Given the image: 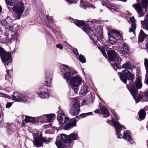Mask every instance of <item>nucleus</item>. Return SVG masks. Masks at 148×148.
Here are the masks:
<instances>
[{
	"label": "nucleus",
	"instance_id": "obj_1",
	"mask_svg": "<svg viewBox=\"0 0 148 148\" xmlns=\"http://www.w3.org/2000/svg\"><path fill=\"white\" fill-rule=\"evenodd\" d=\"M62 68L64 72V78L66 80L67 82H69V84L75 92H76L79 89V85L82 83V78L78 75L72 76L76 73L75 72L66 65H62Z\"/></svg>",
	"mask_w": 148,
	"mask_h": 148
},
{
	"label": "nucleus",
	"instance_id": "obj_2",
	"mask_svg": "<svg viewBox=\"0 0 148 148\" xmlns=\"http://www.w3.org/2000/svg\"><path fill=\"white\" fill-rule=\"evenodd\" d=\"M135 84L136 86L134 84L129 83L127 85V87L132 95L136 103H138L142 98L145 101H148V90H146L143 95L140 94L137 96L136 95L138 92V89H141L142 86L141 80L139 77L136 78Z\"/></svg>",
	"mask_w": 148,
	"mask_h": 148
},
{
	"label": "nucleus",
	"instance_id": "obj_3",
	"mask_svg": "<svg viewBox=\"0 0 148 148\" xmlns=\"http://www.w3.org/2000/svg\"><path fill=\"white\" fill-rule=\"evenodd\" d=\"M73 22L76 25L78 26H84L83 30L88 35L89 34L93 33L95 34V39L94 38L92 39L93 43L95 44H96L98 40L100 41L103 38V36L102 35V29L99 26H94V29L92 31L89 25H86L84 26L85 23L83 21H79L78 20L75 19L73 20Z\"/></svg>",
	"mask_w": 148,
	"mask_h": 148
},
{
	"label": "nucleus",
	"instance_id": "obj_4",
	"mask_svg": "<svg viewBox=\"0 0 148 148\" xmlns=\"http://www.w3.org/2000/svg\"><path fill=\"white\" fill-rule=\"evenodd\" d=\"M107 54L109 59L112 61H114V63H111L112 66L115 70L118 69L121 60L117 53L112 50L107 51Z\"/></svg>",
	"mask_w": 148,
	"mask_h": 148
},
{
	"label": "nucleus",
	"instance_id": "obj_5",
	"mask_svg": "<svg viewBox=\"0 0 148 148\" xmlns=\"http://www.w3.org/2000/svg\"><path fill=\"white\" fill-rule=\"evenodd\" d=\"M24 5L23 3L20 1L17 2L16 3L13 5L12 10L15 12V19H19L24 12Z\"/></svg>",
	"mask_w": 148,
	"mask_h": 148
},
{
	"label": "nucleus",
	"instance_id": "obj_6",
	"mask_svg": "<svg viewBox=\"0 0 148 148\" xmlns=\"http://www.w3.org/2000/svg\"><path fill=\"white\" fill-rule=\"evenodd\" d=\"M61 137H58L55 143L58 148H66L65 143L69 142L70 145H72L73 143L69 142V136L64 134H61L60 135Z\"/></svg>",
	"mask_w": 148,
	"mask_h": 148
},
{
	"label": "nucleus",
	"instance_id": "obj_7",
	"mask_svg": "<svg viewBox=\"0 0 148 148\" xmlns=\"http://www.w3.org/2000/svg\"><path fill=\"white\" fill-rule=\"evenodd\" d=\"M0 56L2 61L5 65L11 64L12 60L10 52L5 51L3 48L0 47Z\"/></svg>",
	"mask_w": 148,
	"mask_h": 148
},
{
	"label": "nucleus",
	"instance_id": "obj_8",
	"mask_svg": "<svg viewBox=\"0 0 148 148\" xmlns=\"http://www.w3.org/2000/svg\"><path fill=\"white\" fill-rule=\"evenodd\" d=\"M118 74L120 75V78L121 80L125 84L126 83L127 79L132 81L134 79V75L127 69H125L122 71L121 73L118 72Z\"/></svg>",
	"mask_w": 148,
	"mask_h": 148
},
{
	"label": "nucleus",
	"instance_id": "obj_9",
	"mask_svg": "<svg viewBox=\"0 0 148 148\" xmlns=\"http://www.w3.org/2000/svg\"><path fill=\"white\" fill-rule=\"evenodd\" d=\"M111 33L114 34L116 36V38L111 35V34L108 33V36L109 37V40L110 43L112 45L115 43L116 40H122L123 37L118 31L115 29H112L111 31Z\"/></svg>",
	"mask_w": 148,
	"mask_h": 148
},
{
	"label": "nucleus",
	"instance_id": "obj_10",
	"mask_svg": "<svg viewBox=\"0 0 148 148\" xmlns=\"http://www.w3.org/2000/svg\"><path fill=\"white\" fill-rule=\"evenodd\" d=\"M71 107L69 113L71 115L76 116L79 113L80 106L78 101H76L74 103L71 104Z\"/></svg>",
	"mask_w": 148,
	"mask_h": 148
},
{
	"label": "nucleus",
	"instance_id": "obj_11",
	"mask_svg": "<svg viewBox=\"0 0 148 148\" xmlns=\"http://www.w3.org/2000/svg\"><path fill=\"white\" fill-rule=\"evenodd\" d=\"M112 123L115 128L116 131V134L117 136V138H120V132L121 130L125 129L124 127L121 125L117 121L113 119L112 121Z\"/></svg>",
	"mask_w": 148,
	"mask_h": 148
},
{
	"label": "nucleus",
	"instance_id": "obj_12",
	"mask_svg": "<svg viewBox=\"0 0 148 148\" xmlns=\"http://www.w3.org/2000/svg\"><path fill=\"white\" fill-rule=\"evenodd\" d=\"M13 99L18 102H25L27 101V97L25 94H20L17 92H14L12 95Z\"/></svg>",
	"mask_w": 148,
	"mask_h": 148
},
{
	"label": "nucleus",
	"instance_id": "obj_13",
	"mask_svg": "<svg viewBox=\"0 0 148 148\" xmlns=\"http://www.w3.org/2000/svg\"><path fill=\"white\" fill-rule=\"evenodd\" d=\"M119 48L118 51L120 54L123 55L128 53L129 48L126 43L124 42H121L118 45Z\"/></svg>",
	"mask_w": 148,
	"mask_h": 148
},
{
	"label": "nucleus",
	"instance_id": "obj_14",
	"mask_svg": "<svg viewBox=\"0 0 148 148\" xmlns=\"http://www.w3.org/2000/svg\"><path fill=\"white\" fill-rule=\"evenodd\" d=\"M57 115V119L61 124H64L69 119V118L63 112L62 110H59Z\"/></svg>",
	"mask_w": 148,
	"mask_h": 148
},
{
	"label": "nucleus",
	"instance_id": "obj_15",
	"mask_svg": "<svg viewBox=\"0 0 148 148\" xmlns=\"http://www.w3.org/2000/svg\"><path fill=\"white\" fill-rule=\"evenodd\" d=\"M18 34L15 32L12 34L11 35V37L10 40L8 38V36H6L5 37V40L4 42L5 43H8V42L12 43L13 42H16L17 39Z\"/></svg>",
	"mask_w": 148,
	"mask_h": 148
},
{
	"label": "nucleus",
	"instance_id": "obj_16",
	"mask_svg": "<svg viewBox=\"0 0 148 148\" xmlns=\"http://www.w3.org/2000/svg\"><path fill=\"white\" fill-rule=\"evenodd\" d=\"M132 7H134L136 10L139 14V16L141 17L144 16L145 13L143 11V8L140 5V3H138L136 4L132 5Z\"/></svg>",
	"mask_w": 148,
	"mask_h": 148
},
{
	"label": "nucleus",
	"instance_id": "obj_17",
	"mask_svg": "<svg viewBox=\"0 0 148 148\" xmlns=\"http://www.w3.org/2000/svg\"><path fill=\"white\" fill-rule=\"evenodd\" d=\"M123 138L127 141L132 144L134 143V140L132 139L131 137V134L129 130H127L124 132L123 136Z\"/></svg>",
	"mask_w": 148,
	"mask_h": 148
},
{
	"label": "nucleus",
	"instance_id": "obj_18",
	"mask_svg": "<svg viewBox=\"0 0 148 148\" xmlns=\"http://www.w3.org/2000/svg\"><path fill=\"white\" fill-rule=\"evenodd\" d=\"M130 19L132 23V24H131V27L129 29V32L130 33L132 32L134 35H135V30L136 27L135 23L136 20L133 16L130 18Z\"/></svg>",
	"mask_w": 148,
	"mask_h": 148
},
{
	"label": "nucleus",
	"instance_id": "obj_19",
	"mask_svg": "<svg viewBox=\"0 0 148 148\" xmlns=\"http://www.w3.org/2000/svg\"><path fill=\"white\" fill-rule=\"evenodd\" d=\"M89 91V88L88 86L84 83H83L80 88L79 94L81 96H85Z\"/></svg>",
	"mask_w": 148,
	"mask_h": 148
},
{
	"label": "nucleus",
	"instance_id": "obj_20",
	"mask_svg": "<svg viewBox=\"0 0 148 148\" xmlns=\"http://www.w3.org/2000/svg\"><path fill=\"white\" fill-rule=\"evenodd\" d=\"M34 141L33 142L34 145L35 146L37 147H40L42 144V143L44 142L45 140L42 138L40 137H34Z\"/></svg>",
	"mask_w": 148,
	"mask_h": 148
},
{
	"label": "nucleus",
	"instance_id": "obj_21",
	"mask_svg": "<svg viewBox=\"0 0 148 148\" xmlns=\"http://www.w3.org/2000/svg\"><path fill=\"white\" fill-rule=\"evenodd\" d=\"M142 26L143 28L148 30V16L146 15L144 21H141Z\"/></svg>",
	"mask_w": 148,
	"mask_h": 148
},
{
	"label": "nucleus",
	"instance_id": "obj_22",
	"mask_svg": "<svg viewBox=\"0 0 148 148\" xmlns=\"http://www.w3.org/2000/svg\"><path fill=\"white\" fill-rule=\"evenodd\" d=\"M148 35L147 34H145L142 29L140 30V33L138 40V42L139 43L142 42L145 38L146 37H147Z\"/></svg>",
	"mask_w": 148,
	"mask_h": 148
},
{
	"label": "nucleus",
	"instance_id": "obj_23",
	"mask_svg": "<svg viewBox=\"0 0 148 148\" xmlns=\"http://www.w3.org/2000/svg\"><path fill=\"white\" fill-rule=\"evenodd\" d=\"M144 64L146 70V74L145 79V83L148 85V60L145 59Z\"/></svg>",
	"mask_w": 148,
	"mask_h": 148
},
{
	"label": "nucleus",
	"instance_id": "obj_24",
	"mask_svg": "<svg viewBox=\"0 0 148 148\" xmlns=\"http://www.w3.org/2000/svg\"><path fill=\"white\" fill-rule=\"evenodd\" d=\"M100 110L102 114L104 115V116L105 117L107 118L109 116L110 113L105 106H103L100 107Z\"/></svg>",
	"mask_w": 148,
	"mask_h": 148
},
{
	"label": "nucleus",
	"instance_id": "obj_25",
	"mask_svg": "<svg viewBox=\"0 0 148 148\" xmlns=\"http://www.w3.org/2000/svg\"><path fill=\"white\" fill-rule=\"evenodd\" d=\"M139 115V118L138 120L139 121L144 119L145 118L146 115L145 112L143 110H141L138 112Z\"/></svg>",
	"mask_w": 148,
	"mask_h": 148
},
{
	"label": "nucleus",
	"instance_id": "obj_26",
	"mask_svg": "<svg viewBox=\"0 0 148 148\" xmlns=\"http://www.w3.org/2000/svg\"><path fill=\"white\" fill-rule=\"evenodd\" d=\"M78 139V136L77 133H72L70 134L69 136V142H71V141L77 140Z\"/></svg>",
	"mask_w": 148,
	"mask_h": 148
},
{
	"label": "nucleus",
	"instance_id": "obj_27",
	"mask_svg": "<svg viewBox=\"0 0 148 148\" xmlns=\"http://www.w3.org/2000/svg\"><path fill=\"white\" fill-rule=\"evenodd\" d=\"M55 114H47L46 119H47V122H52L55 117Z\"/></svg>",
	"mask_w": 148,
	"mask_h": 148
},
{
	"label": "nucleus",
	"instance_id": "obj_28",
	"mask_svg": "<svg viewBox=\"0 0 148 148\" xmlns=\"http://www.w3.org/2000/svg\"><path fill=\"white\" fill-rule=\"evenodd\" d=\"M45 86H49L52 83V79L49 76H47L45 77Z\"/></svg>",
	"mask_w": 148,
	"mask_h": 148
},
{
	"label": "nucleus",
	"instance_id": "obj_29",
	"mask_svg": "<svg viewBox=\"0 0 148 148\" xmlns=\"http://www.w3.org/2000/svg\"><path fill=\"white\" fill-rule=\"evenodd\" d=\"M25 123L29 122L34 123L35 121L34 117H31L28 116H25Z\"/></svg>",
	"mask_w": 148,
	"mask_h": 148
},
{
	"label": "nucleus",
	"instance_id": "obj_30",
	"mask_svg": "<svg viewBox=\"0 0 148 148\" xmlns=\"http://www.w3.org/2000/svg\"><path fill=\"white\" fill-rule=\"evenodd\" d=\"M37 93L42 98H48L49 97V95L46 92L41 91L40 93L37 92Z\"/></svg>",
	"mask_w": 148,
	"mask_h": 148
},
{
	"label": "nucleus",
	"instance_id": "obj_31",
	"mask_svg": "<svg viewBox=\"0 0 148 148\" xmlns=\"http://www.w3.org/2000/svg\"><path fill=\"white\" fill-rule=\"evenodd\" d=\"M131 66L129 62H127L123 64L122 66L123 69H131Z\"/></svg>",
	"mask_w": 148,
	"mask_h": 148
},
{
	"label": "nucleus",
	"instance_id": "obj_32",
	"mask_svg": "<svg viewBox=\"0 0 148 148\" xmlns=\"http://www.w3.org/2000/svg\"><path fill=\"white\" fill-rule=\"evenodd\" d=\"M10 70H8L7 71V74L5 75V79L8 82H10L12 81V76L9 73Z\"/></svg>",
	"mask_w": 148,
	"mask_h": 148
},
{
	"label": "nucleus",
	"instance_id": "obj_33",
	"mask_svg": "<svg viewBox=\"0 0 148 148\" xmlns=\"http://www.w3.org/2000/svg\"><path fill=\"white\" fill-rule=\"evenodd\" d=\"M78 57L77 58L79 60V61L82 63H85L86 62L85 58L82 55H79L78 56Z\"/></svg>",
	"mask_w": 148,
	"mask_h": 148
},
{
	"label": "nucleus",
	"instance_id": "obj_34",
	"mask_svg": "<svg viewBox=\"0 0 148 148\" xmlns=\"http://www.w3.org/2000/svg\"><path fill=\"white\" fill-rule=\"evenodd\" d=\"M141 4L144 8H147L148 6V0H142Z\"/></svg>",
	"mask_w": 148,
	"mask_h": 148
},
{
	"label": "nucleus",
	"instance_id": "obj_35",
	"mask_svg": "<svg viewBox=\"0 0 148 148\" xmlns=\"http://www.w3.org/2000/svg\"><path fill=\"white\" fill-rule=\"evenodd\" d=\"M69 123L72 125L73 126H75L76 121L74 118H73L70 119Z\"/></svg>",
	"mask_w": 148,
	"mask_h": 148
},
{
	"label": "nucleus",
	"instance_id": "obj_36",
	"mask_svg": "<svg viewBox=\"0 0 148 148\" xmlns=\"http://www.w3.org/2000/svg\"><path fill=\"white\" fill-rule=\"evenodd\" d=\"M92 7L93 8H95V7L92 5L91 4H89L88 6L86 5L85 4H81L80 5V7L84 9H86V7Z\"/></svg>",
	"mask_w": 148,
	"mask_h": 148
},
{
	"label": "nucleus",
	"instance_id": "obj_37",
	"mask_svg": "<svg viewBox=\"0 0 148 148\" xmlns=\"http://www.w3.org/2000/svg\"><path fill=\"white\" fill-rule=\"evenodd\" d=\"M6 3L10 6H12L14 5L13 0H5Z\"/></svg>",
	"mask_w": 148,
	"mask_h": 148
},
{
	"label": "nucleus",
	"instance_id": "obj_38",
	"mask_svg": "<svg viewBox=\"0 0 148 148\" xmlns=\"http://www.w3.org/2000/svg\"><path fill=\"white\" fill-rule=\"evenodd\" d=\"M73 127L72 125L69 123V124L66 125L64 127V129L65 130H68L73 128Z\"/></svg>",
	"mask_w": 148,
	"mask_h": 148
},
{
	"label": "nucleus",
	"instance_id": "obj_39",
	"mask_svg": "<svg viewBox=\"0 0 148 148\" xmlns=\"http://www.w3.org/2000/svg\"><path fill=\"white\" fill-rule=\"evenodd\" d=\"M99 49H100L103 56L105 57H106L107 55L105 52L104 49L103 47H100L99 48Z\"/></svg>",
	"mask_w": 148,
	"mask_h": 148
},
{
	"label": "nucleus",
	"instance_id": "obj_40",
	"mask_svg": "<svg viewBox=\"0 0 148 148\" xmlns=\"http://www.w3.org/2000/svg\"><path fill=\"white\" fill-rule=\"evenodd\" d=\"M78 1V0H66V1L69 4L76 3Z\"/></svg>",
	"mask_w": 148,
	"mask_h": 148
},
{
	"label": "nucleus",
	"instance_id": "obj_41",
	"mask_svg": "<svg viewBox=\"0 0 148 148\" xmlns=\"http://www.w3.org/2000/svg\"><path fill=\"white\" fill-rule=\"evenodd\" d=\"M47 116V114L46 115H43L42 116H41L39 117L40 118H41V121L42 122H47V120L46 119V117Z\"/></svg>",
	"mask_w": 148,
	"mask_h": 148
},
{
	"label": "nucleus",
	"instance_id": "obj_42",
	"mask_svg": "<svg viewBox=\"0 0 148 148\" xmlns=\"http://www.w3.org/2000/svg\"><path fill=\"white\" fill-rule=\"evenodd\" d=\"M1 24L3 25L6 28V27L8 28L7 27L8 25V23L5 20H2L1 22Z\"/></svg>",
	"mask_w": 148,
	"mask_h": 148
},
{
	"label": "nucleus",
	"instance_id": "obj_43",
	"mask_svg": "<svg viewBox=\"0 0 148 148\" xmlns=\"http://www.w3.org/2000/svg\"><path fill=\"white\" fill-rule=\"evenodd\" d=\"M73 53L75 55V56L77 58H78V56L79 55V54H78L77 50L75 48H73Z\"/></svg>",
	"mask_w": 148,
	"mask_h": 148
},
{
	"label": "nucleus",
	"instance_id": "obj_44",
	"mask_svg": "<svg viewBox=\"0 0 148 148\" xmlns=\"http://www.w3.org/2000/svg\"><path fill=\"white\" fill-rule=\"evenodd\" d=\"M108 3L107 0H102V4L103 6H106Z\"/></svg>",
	"mask_w": 148,
	"mask_h": 148
},
{
	"label": "nucleus",
	"instance_id": "obj_45",
	"mask_svg": "<svg viewBox=\"0 0 148 148\" xmlns=\"http://www.w3.org/2000/svg\"><path fill=\"white\" fill-rule=\"evenodd\" d=\"M56 46L57 48L60 49H62L63 48V45L61 44H57L56 45Z\"/></svg>",
	"mask_w": 148,
	"mask_h": 148
},
{
	"label": "nucleus",
	"instance_id": "obj_46",
	"mask_svg": "<svg viewBox=\"0 0 148 148\" xmlns=\"http://www.w3.org/2000/svg\"><path fill=\"white\" fill-rule=\"evenodd\" d=\"M111 112L113 114V115H114V116L117 119H118V116L116 114V112H115V111L113 110H111Z\"/></svg>",
	"mask_w": 148,
	"mask_h": 148
},
{
	"label": "nucleus",
	"instance_id": "obj_47",
	"mask_svg": "<svg viewBox=\"0 0 148 148\" xmlns=\"http://www.w3.org/2000/svg\"><path fill=\"white\" fill-rule=\"evenodd\" d=\"M12 105V103L11 102H8L7 103L5 106L6 108H10Z\"/></svg>",
	"mask_w": 148,
	"mask_h": 148
},
{
	"label": "nucleus",
	"instance_id": "obj_48",
	"mask_svg": "<svg viewBox=\"0 0 148 148\" xmlns=\"http://www.w3.org/2000/svg\"><path fill=\"white\" fill-rule=\"evenodd\" d=\"M80 116L81 117L83 118L87 116L86 115V113H84L80 114Z\"/></svg>",
	"mask_w": 148,
	"mask_h": 148
},
{
	"label": "nucleus",
	"instance_id": "obj_49",
	"mask_svg": "<svg viewBox=\"0 0 148 148\" xmlns=\"http://www.w3.org/2000/svg\"><path fill=\"white\" fill-rule=\"evenodd\" d=\"M0 96L2 97H8V96L7 95H6V94H5L1 93L0 94Z\"/></svg>",
	"mask_w": 148,
	"mask_h": 148
},
{
	"label": "nucleus",
	"instance_id": "obj_50",
	"mask_svg": "<svg viewBox=\"0 0 148 148\" xmlns=\"http://www.w3.org/2000/svg\"><path fill=\"white\" fill-rule=\"evenodd\" d=\"M13 29V27L11 26H10L9 27L8 29L9 31H12Z\"/></svg>",
	"mask_w": 148,
	"mask_h": 148
},
{
	"label": "nucleus",
	"instance_id": "obj_51",
	"mask_svg": "<svg viewBox=\"0 0 148 148\" xmlns=\"http://www.w3.org/2000/svg\"><path fill=\"white\" fill-rule=\"evenodd\" d=\"M92 112H89L87 113H86V116L92 115Z\"/></svg>",
	"mask_w": 148,
	"mask_h": 148
},
{
	"label": "nucleus",
	"instance_id": "obj_52",
	"mask_svg": "<svg viewBox=\"0 0 148 148\" xmlns=\"http://www.w3.org/2000/svg\"><path fill=\"white\" fill-rule=\"evenodd\" d=\"M99 110L97 109L94 111V112L95 113H99Z\"/></svg>",
	"mask_w": 148,
	"mask_h": 148
},
{
	"label": "nucleus",
	"instance_id": "obj_53",
	"mask_svg": "<svg viewBox=\"0 0 148 148\" xmlns=\"http://www.w3.org/2000/svg\"><path fill=\"white\" fill-rule=\"evenodd\" d=\"M47 25L48 26V27L50 29H51L52 28V25H49V24H47Z\"/></svg>",
	"mask_w": 148,
	"mask_h": 148
},
{
	"label": "nucleus",
	"instance_id": "obj_54",
	"mask_svg": "<svg viewBox=\"0 0 148 148\" xmlns=\"http://www.w3.org/2000/svg\"><path fill=\"white\" fill-rule=\"evenodd\" d=\"M43 88H44L43 86H42V87H40V88L39 89V90H41L43 89Z\"/></svg>",
	"mask_w": 148,
	"mask_h": 148
},
{
	"label": "nucleus",
	"instance_id": "obj_55",
	"mask_svg": "<svg viewBox=\"0 0 148 148\" xmlns=\"http://www.w3.org/2000/svg\"><path fill=\"white\" fill-rule=\"evenodd\" d=\"M50 22H51V23H52L53 22V20H52V19H51L50 20Z\"/></svg>",
	"mask_w": 148,
	"mask_h": 148
},
{
	"label": "nucleus",
	"instance_id": "obj_56",
	"mask_svg": "<svg viewBox=\"0 0 148 148\" xmlns=\"http://www.w3.org/2000/svg\"><path fill=\"white\" fill-rule=\"evenodd\" d=\"M2 10V8L0 6V13L1 12Z\"/></svg>",
	"mask_w": 148,
	"mask_h": 148
},
{
	"label": "nucleus",
	"instance_id": "obj_57",
	"mask_svg": "<svg viewBox=\"0 0 148 148\" xmlns=\"http://www.w3.org/2000/svg\"><path fill=\"white\" fill-rule=\"evenodd\" d=\"M111 121H107L109 123H110Z\"/></svg>",
	"mask_w": 148,
	"mask_h": 148
},
{
	"label": "nucleus",
	"instance_id": "obj_58",
	"mask_svg": "<svg viewBox=\"0 0 148 148\" xmlns=\"http://www.w3.org/2000/svg\"><path fill=\"white\" fill-rule=\"evenodd\" d=\"M92 21L91 22V23H94V21Z\"/></svg>",
	"mask_w": 148,
	"mask_h": 148
},
{
	"label": "nucleus",
	"instance_id": "obj_59",
	"mask_svg": "<svg viewBox=\"0 0 148 148\" xmlns=\"http://www.w3.org/2000/svg\"><path fill=\"white\" fill-rule=\"evenodd\" d=\"M112 8H110V10L111 11H112Z\"/></svg>",
	"mask_w": 148,
	"mask_h": 148
},
{
	"label": "nucleus",
	"instance_id": "obj_60",
	"mask_svg": "<svg viewBox=\"0 0 148 148\" xmlns=\"http://www.w3.org/2000/svg\"><path fill=\"white\" fill-rule=\"evenodd\" d=\"M15 26H17V24H15Z\"/></svg>",
	"mask_w": 148,
	"mask_h": 148
},
{
	"label": "nucleus",
	"instance_id": "obj_61",
	"mask_svg": "<svg viewBox=\"0 0 148 148\" xmlns=\"http://www.w3.org/2000/svg\"><path fill=\"white\" fill-rule=\"evenodd\" d=\"M1 114H0V118H1Z\"/></svg>",
	"mask_w": 148,
	"mask_h": 148
},
{
	"label": "nucleus",
	"instance_id": "obj_62",
	"mask_svg": "<svg viewBox=\"0 0 148 148\" xmlns=\"http://www.w3.org/2000/svg\"><path fill=\"white\" fill-rule=\"evenodd\" d=\"M7 7L8 8H9V7L8 6Z\"/></svg>",
	"mask_w": 148,
	"mask_h": 148
},
{
	"label": "nucleus",
	"instance_id": "obj_63",
	"mask_svg": "<svg viewBox=\"0 0 148 148\" xmlns=\"http://www.w3.org/2000/svg\"><path fill=\"white\" fill-rule=\"evenodd\" d=\"M75 99V98H73V99L74 100Z\"/></svg>",
	"mask_w": 148,
	"mask_h": 148
},
{
	"label": "nucleus",
	"instance_id": "obj_64",
	"mask_svg": "<svg viewBox=\"0 0 148 148\" xmlns=\"http://www.w3.org/2000/svg\"><path fill=\"white\" fill-rule=\"evenodd\" d=\"M147 147L148 148V145H147Z\"/></svg>",
	"mask_w": 148,
	"mask_h": 148
}]
</instances>
